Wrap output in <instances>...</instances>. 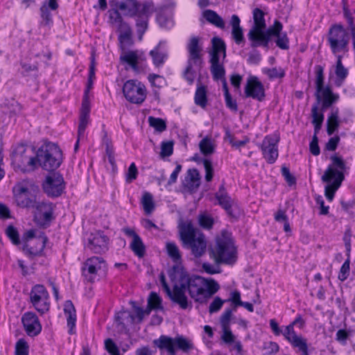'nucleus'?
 Instances as JSON below:
<instances>
[{
	"mask_svg": "<svg viewBox=\"0 0 355 355\" xmlns=\"http://www.w3.org/2000/svg\"><path fill=\"white\" fill-rule=\"evenodd\" d=\"M223 334L221 336L222 340L226 344H232L235 341V336L232 334L230 327H222Z\"/></svg>",
	"mask_w": 355,
	"mask_h": 355,
	"instance_id": "e2e57ef3",
	"label": "nucleus"
},
{
	"mask_svg": "<svg viewBox=\"0 0 355 355\" xmlns=\"http://www.w3.org/2000/svg\"><path fill=\"white\" fill-rule=\"evenodd\" d=\"M40 190L32 179H24L17 182L12 187L13 199L17 206L23 209H31L35 205Z\"/></svg>",
	"mask_w": 355,
	"mask_h": 355,
	"instance_id": "20e7f679",
	"label": "nucleus"
},
{
	"mask_svg": "<svg viewBox=\"0 0 355 355\" xmlns=\"http://www.w3.org/2000/svg\"><path fill=\"white\" fill-rule=\"evenodd\" d=\"M122 232L127 236L132 239L130 244V248L134 254L139 258L144 257L146 254V246L139 235L130 227H123Z\"/></svg>",
	"mask_w": 355,
	"mask_h": 355,
	"instance_id": "bb28decb",
	"label": "nucleus"
},
{
	"mask_svg": "<svg viewBox=\"0 0 355 355\" xmlns=\"http://www.w3.org/2000/svg\"><path fill=\"white\" fill-rule=\"evenodd\" d=\"M164 8L165 6L159 8L157 9L154 8V11L157 12L156 20L161 27L170 28L173 26V21L170 18L167 17L163 14L162 11Z\"/></svg>",
	"mask_w": 355,
	"mask_h": 355,
	"instance_id": "de8ad7c7",
	"label": "nucleus"
},
{
	"mask_svg": "<svg viewBox=\"0 0 355 355\" xmlns=\"http://www.w3.org/2000/svg\"><path fill=\"white\" fill-rule=\"evenodd\" d=\"M15 355H28V345L26 341L19 339L15 345Z\"/></svg>",
	"mask_w": 355,
	"mask_h": 355,
	"instance_id": "052dcab7",
	"label": "nucleus"
},
{
	"mask_svg": "<svg viewBox=\"0 0 355 355\" xmlns=\"http://www.w3.org/2000/svg\"><path fill=\"white\" fill-rule=\"evenodd\" d=\"M162 299L155 292H150L148 297L147 314H150L152 310H162Z\"/></svg>",
	"mask_w": 355,
	"mask_h": 355,
	"instance_id": "58836bf2",
	"label": "nucleus"
},
{
	"mask_svg": "<svg viewBox=\"0 0 355 355\" xmlns=\"http://www.w3.org/2000/svg\"><path fill=\"white\" fill-rule=\"evenodd\" d=\"M340 126L339 110L332 109L331 114L328 116L327 121V132L328 135H332L338 130Z\"/></svg>",
	"mask_w": 355,
	"mask_h": 355,
	"instance_id": "f704fd0d",
	"label": "nucleus"
},
{
	"mask_svg": "<svg viewBox=\"0 0 355 355\" xmlns=\"http://www.w3.org/2000/svg\"><path fill=\"white\" fill-rule=\"evenodd\" d=\"M34 209V220L40 225L49 224L53 219V204L47 201H37Z\"/></svg>",
	"mask_w": 355,
	"mask_h": 355,
	"instance_id": "6ab92c4d",
	"label": "nucleus"
},
{
	"mask_svg": "<svg viewBox=\"0 0 355 355\" xmlns=\"http://www.w3.org/2000/svg\"><path fill=\"white\" fill-rule=\"evenodd\" d=\"M212 49L211 53H218L222 54L223 59L226 57V44L225 42L220 37H214L211 39Z\"/></svg>",
	"mask_w": 355,
	"mask_h": 355,
	"instance_id": "c03bdc74",
	"label": "nucleus"
},
{
	"mask_svg": "<svg viewBox=\"0 0 355 355\" xmlns=\"http://www.w3.org/2000/svg\"><path fill=\"white\" fill-rule=\"evenodd\" d=\"M200 39L198 37L193 36L190 38L187 45L188 59L187 67L183 71V78L189 85L194 83L196 71L194 67L198 69L202 68V48L199 44Z\"/></svg>",
	"mask_w": 355,
	"mask_h": 355,
	"instance_id": "423d86ee",
	"label": "nucleus"
},
{
	"mask_svg": "<svg viewBox=\"0 0 355 355\" xmlns=\"http://www.w3.org/2000/svg\"><path fill=\"white\" fill-rule=\"evenodd\" d=\"M141 205L143 206L144 212L146 214H150L155 209V205L153 200V195L148 191L143 193L141 198Z\"/></svg>",
	"mask_w": 355,
	"mask_h": 355,
	"instance_id": "79ce46f5",
	"label": "nucleus"
},
{
	"mask_svg": "<svg viewBox=\"0 0 355 355\" xmlns=\"http://www.w3.org/2000/svg\"><path fill=\"white\" fill-rule=\"evenodd\" d=\"M64 312L67 317L69 334H73L76 327V314L75 307L71 300H67L64 305Z\"/></svg>",
	"mask_w": 355,
	"mask_h": 355,
	"instance_id": "2f4dec72",
	"label": "nucleus"
},
{
	"mask_svg": "<svg viewBox=\"0 0 355 355\" xmlns=\"http://www.w3.org/2000/svg\"><path fill=\"white\" fill-rule=\"evenodd\" d=\"M21 322L28 336L34 337L42 331V325L37 315L33 312H26L21 317Z\"/></svg>",
	"mask_w": 355,
	"mask_h": 355,
	"instance_id": "b1692460",
	"label": "nucleus"
},
{
	"mask_svg": "<svg viewBox=\"0 0 355 355\" xmlns=\"http://www.w3.org/2000/svg\"><path fill=\"white\" fill-rule=\"evenodd\" d=\"M118 31L119 32V40L121 43H124L130 40L132 37V29L129 24L123 20L118 24Z\"/></svg>",
	"mask_w": 355,
	"mask_h": 355,
	"instance_id": "a19ab883",
	"label": "nucleus"
},
{
	"mask_svg": "<svg viewBox=\"0 0 355 355\" xmlns=\"http://www.w3.org/2000/svg\"><path fill=\"white\" fill-rule=\"evenodd\" d=\"M348 73V69L343 64L342 56L338 55L337 56V61L335 66V74L336 76L335 85L337 87H340L347 77Z\"/></svg>",
	"mask_w": 355,
	"mask_h": 355,
	"instance_id": "72a5a7b5",
	"label": "nucleus"
},
{
	"mask_svg": "<svg viewBox=\"0 0 355 355\" xmlns=\"http://www.w3.org/2000/svg\"><path fill=\"white\" fill-rule=\"evenodd\" d=\"M159 281L163 290L172 302L179 305L180 309L183 310L191 309L192 302L188 300L187 295H183L180 288H179V284L175 283L173 286V288L171 289L170 286L166 283L164 273L160 274Z\"/></svg>",
	"mask_w": 355,
	"mask_h": 355,
	"instance_id": "ddd939ff",
	"label": "nucleus"
},
{
	"mask_svg": "<svg viewBox=\"0 0 355 355\" xmlns=\"http://www.w3.org/2000/svg\"><path fill=\"white\" fill-rule=\"evenodd\" d=\"M349 263H350L349 259H347L343 263V265L340 269V272H339L338 277L342 282H344L345 280H346L349 275V270H350Z\"/></svg>",
	"mask_w": 355,
	"mask_h": 355,
	"instance_id": "0e129e2a",
	"label": "nucleus"
},
{
	"mask_svg": "<svg viewBox=\"0 0 355 355\" xmlns=\"http://www.w3.org/2000/svg\"><path fill=\"white\" fill-rule=\"evenodd\" d=\"M148 120L150 126L153 127L157 132H162L166 129V122L161 118L149 116Z\"/></svg>",
	"mask_w": 355,
	"mask_h": 355,
	"instance_id": "5fc2aeb1",
	"label": "nucleus"
},
{
	"mask_svg": "<svg viewBox=\"0 0 355 355\" xmlns=\"http://www.w3.org/2000/svg\"><path fill=\"white\" fill-rule=\"evenodd\" d=\"M149 55L155 68L162 67L168 57L166 42L160 41L157 46L149 52Z\"/></svg>",
	"mask_w": 355,
	"mask_h": 355,
	"instance_id": "c85d7f7f",
	"label": "nucleus"
},
{
	"mask_svg": "<svg viewBox=\"0 0 355 355\" xmlns=\"http://www.w3.org/2000/svg\"><path fill=\"white\" fill-rule=\"evenodd\" d=\"M297 323H300L302 326L304 324V322L302 320L301 315H298L292 323L285 327V329L283 332V336L287 340L288 338H291L294 336V335H297L294 330V325L297 324Z\"/></svg>",
	"mask_w": 355,
	"mask_h": 355,
	"instance_id": "8fccbe9b",
	"label": "nucleus"
},
{
	"mask_svg": "<svg viewBox=\"0 0 355 355\" xmlns=\"http://www.w3.org/2000/svg\"><path fill=\"white\" fill-rule=\"evenodd\" d=\"M349 34L340 24L332 25L328 33L327 41L334 54L343 51L347 52L349 43Z\"/></svg>",
	"mask_w": 355,
	"mask_h": 355,
	"instance_id": "9d476101",
	"label": "nucleus"
},
{
	"mask_svg": "<svg viewBox=\"0 0 355 355\" xmlns=\"http://www.w3.org/2000/svg\"><path fill=\"white\" fill-rule=\"evenodd\" d=\"M200 185V176L198 171L196 168L188 169L182 181L184 190L192 194L197 191Z\"/></svg>",
	"mask_w": 355,
	"mask_h": 355,
	"instance_id": "cd10ccee",
	"label": "nucleus"
},
{
	"mask_svg": "<svg viewBox=\"0 0 355 355\" xmlns=\"http://www.w3.org/2000/svg\"><path fill=\"white\" fill-rule=\"evenodd\" d=\"M30 301L39 313L43 314L49 311L50 308L49 295L42 284H36L32 287L30 293Z\"/></svg>",
	"mask_w": 355,
	"mask_h": 355,
	"instance_id": "4468645a",
	"label": "nucleus"
},
{
	"mask_svg": "<svg viewBox=\"0 0 355 355\" xmlns=\"http://www.w3.org/2000/svg\"><path fill=\"white\" fill-rule=\"evenodd\" d=\"M37 158L39 165L43 169L53 171L62 163V151L57 144L49 142L39 148Z\"/></svg>",
	"mask_w": 355,
	"mask_h": 355,
	"instance_id": "0eeeda50",
	"label": "nucleus"
},
{
	"mask_svg": "<svg viewBox=\"0 0 355 355\" xmlns=\"http://www.w3.org/2000/svg\"><path fill=\"white\" fill-rule=\"evenodd\" d=\"M105 347L106 350L111 355H121L118 346L111 338L105 340Z\"/></svg>",
	"mask_w": 355,
	"mask_h": 355,
	"instance_id": "69168bd1",
	"label": "nucleus"
},
{
	"mask_svg": "<svg viewBox=\"0 0 355 355\" xmlns=\"http://www.w3.org/2000/svg\"><path fill=\"white\" fill-rule=\"evenodd\" d=\"M263 72L268 76L270 80L275 78H282L285 76V70L282 67L265 68Z\"/></svg>",
	"mask_w": 355,
	"mask_h": 355,
	"instance_id": "3c124183",
	"label": "nucleus"
},
{
	"mask_svg": "<svg viewBox=\"0 0 355 355\" xmlns=\"http://www.w3.org/2000/svg\"><path fill=\"white\" fill-rule=\"evenodd\" d=\"M241 20L236 15H233L231 17L230 24L232 27V36L236 44H241L244 42V35L243 28L240 26Z\"/></svg>",
	"mask_w": 355,
	"mask_h": 355,
	"instance_id": "473e14b6",
	"label": "nucleus"
},
{
	"mask_svg": "<svg viewBox=\"0 0 355 355\" xmlns=\"http://www.w3.org/2000/svg\"><path fill=\"white\" fill-rule=\"evenodd\" d=\"M202 16L209 23L215 26L220 28H225V22L223 18L216 11L210 9L205 10L202 12Z\"/></svg>",
	"mask_w": 355,
	"mask_h": 355,
	"instance_id": "e433bc0d",
	"label": "nucleus"
},
{
	"mask_svg": "<svg viewBox=\"0 0 355 355\" xmlns=\"http://www.w3.org/2000/svg\"><path fill=\"white\" fill-rule=\"evenodd\" d=\"M315 91H317V94L322 90V88L325 87L324 85V67L321 65H315Z\"/></svg>",
	"mask_w": 355,
	"mask_h": 355,
	"instance_id": "37998d69",
	"label": "nucleus"
},
{
	"mask_svg": "<svg viewBox=\"0 0 355 355\" xmlns=\"http://www.w3.org/2000/svg\"><path fill=\"white\" fill-rule=\"evenodd\" d=\"M236 248L232 234L223 230L216 238V243L209 250V256L217 265H233L237 259Z\"/></svg>",
	"mask_w": 355,
	"mask_h": 355,
	"instance_id": "7ed1b4c3",
	"label": "nucleus"
},
{
	"mask_svg": "<svg viewBox=\"0 0 355 355\" xmlns=\"http://www.w3.org/2000/svg\"><path fill=\"white\" fill-rule=\"evenodd\" d=\"M131 8L129 10L130 17H136V27L139 37L141 40L143 35L148 29V21L154 12V4L152 1L140 3L137 0H130Z\"/></svg>",
	"mask_w": 355,
	"mask_h": 355,
	"instance_id": "6e6552de",
	"label": "nucleus"
},
{
	"mask_svg": "<svg viewBox=\"0 0 355 355\" xmlns=\"http://www.w3.org/2000/svg\"><path fill=\"white\" fill-rule=\"evenodd\" d=\"M175 348L184 353H188L193 349V344L191 340L183 336H178L175 337Z\"/></svg>",
	"mask_w": 355,
	"mask_h": 355,
	"instance_id": "ea45409f",
	"label": "nucleus"
},
{
	"mask_svg": "<svg viewBox=\"0 0 355 355\" xmlns=\"http://www.w3.org/2000/svg\"><path fill=\"white\" fill-rule=\"evenodd\" d=\"M171 281L178 279L179 288L184 295L187 291L189 296L196 302L204 303L219 289V284L214 281H207L198 275H189L182 268L175 266L168 272Z\"/></svg>",
	"mask_w": 355,
	"mask_h": 355,
	"instance_id": "f257e3e1",
	"label": "nucleus"
},
{
	"mask_svg": "<svg viewBox=\"0 0 355 355\" xmlns=\"http://www.w3.org/2000/svg\"><path fill=\"white\" fill-rule=\"evenodd\" d=\"M46 241V236H41L29 243L25 242V243H23L22 251L29 258L33 259L35 257H39L42 255Z\"/></svg>",
	"mask_w": 355,
	"mask_h": 355,
	"instance_id": "a878e982",
	"label": "nucleus"
},
{
	"mask_svg": "<svg viewBox=\"0 0 355 355\" xmlns=\"http://www.w3.org/2000/svg\"><path fill=\"white\" fill-rule=\"evenodd\" d=\"M281 173L289 186H293L296 184V178L291 173L288 167L283 166L281 168Z\"/></svg>",
	"mask_w": 355,
	"mask_h": 355,
	"instance_id": "338daca9",
	"label": "nucleus"
},
{
	"mask_svg": "<svg viewBox=\"0 0 355 355\" xmlns=\"http://www.w3.org/2000/svg\"><path fill=\"white\" fill-rule=\"evenodd\" d=\"M125 99L131 103L141 104L146 98V86L137 80H128L123 87Z\"/></svg>",
	"mask_w": 355,
	"mask_h": 355,
	"instance_id": "f8f14e48",
	"label": "nucleus"
},
{
	"mask_svg": "<svg viewBox=\"0 0 355 355\" xmlns=\"http://www.w3.org/2000/svg\"><path fill=\"white\" fill-rule=\"evenodd\" d=\"M199 148L200 152L205 156L210 155L214 153V145L211 139L206 137L203 138L199 143Z\"/></svg>",
	"mask_w": 355,
	"mask_h": 355,
	"instance_id": "49530a36",
	"label": "nucleus"
},
{
	"mask_svg": "<svg viewBox=\"0 0 355 355\" xmlns=\"http://www.w3.org/2000/svg\"><path fill=\"white\" fill-rule=\"evenodd\" d=\"M154 347L161 351H166L168 355H176L175 348V338L166 335H162L158 338L153 340Z\"/></svg>",
	"mask_w": 355,
	"mask_h": 355,
	"instance_id": "c756f323",
	"label": "nucleus"
},
{
	"mask_svg": "<svg viewBox=\"0 0 355 355\" xmlns=\"http://www.w3.org/2000/svg\"><path fill=\"white\" fill-rule=\"evenodd\" d=\"M288 341L294 348H297L302 355H309L307 340L300 335H294L292 338H288Z\"/></svg>",
	"mask_w": 355,
	"mask_h": 355,
	"instance_id": "c9c22d12",
	"label": "nucleus"
},
{
	"mask_svg": "<svg viewBox=\"0 0 355 355\" xmlns=\"http://www.w3.org/2000/svg\"><path fill=\"white\" fill-rule=\"evenodd\" d=\"M109 238L102 231L92 232L87 237L86 248L96 254L105 252L108 250Z\"/></svg>",
	"mask_w": 355,
	"mask_h": 355,
	"instance_id": "412c9836",
	"label": "nucleus"
},
{
	"mask_svg": "<svg viewBox=\"0 0 355 355\" xmlns=\"http://www.w3.org/2000/svg\"><path fill=\"white\" fill-rule=\"evenodd\" d=\"M283 25L278 21L275 20L272 26H270L266 32L265 36L260 40L257 44V47L261 46L266 49L269 48V43L272 38L275 37V44L277 46L283 50L289 49V39L286 32H282Z\"/></svg>",
	"mask_w": 355,
	"mask_h": 355,
	"instance_id": "1a4fd4ad",
	"label": "nucleus"
},
{
	"mask_svg": "<svg viewBox=\"0 0 355 355\" xmlns=\"http://www.w3.org/2000/svg\"><path fill=\"white\" fill-rule=\"evenodd\" d=\"M202 162L205 170V180L207 182H211L214 176V168L212 162L210 159H202Z\"/></svg>",
	"mask_w": 355,
	"mask_h": 355,
	"instance_id": "13d9d810",
	"label": "nucleus"
},
{
	"mask_svg": "<svg viewBox=\"0 0 355 355\" xmlns=\"http://www.w3.org/2000/svg\"><path fill=\"white\" fill-rule=\"evenodd\" d=\"M211 73L215 80H223L225 78V70L222 63L217 64H211Z\"/></svg>",
	"mask_w": 355,
	"mask_h": 355,
	"instance_id": "603ef678",
	"label": "nucleus"
},
{
	"mask_svg": "<svg viewBox=\"0 0 355 355\" xmlns=\"http://www.w3.org/2000/svg\"><path fill=\"white\" fill-rule=\"evenodd\" d=\"M105 268L106 263L103 258L92 257L85 261L82 268L83 275L87 282L92 283L96 279L98 272L104 270Z\"/></svg>",
	"mask_w": 355,
	"mask_h": 355,
	"instance_id": "a211bd4d",
	"label": "nucleus"
},
{
	"mask_svg": "<svg viewBox=\"0 0 355 355\" xmlns=\"http://www.w3.org/2000/svg\"><path fill=\"white\" fill-rule=\"evenodd\" d=\"M166 250L168 256L174 262H179L181 260L180 250L174 242H167L166 243Z\"/></svg>",
	"mask_w": 355,
	"mask_h": 355,
	"instance_id": "a18cd8bd",
	"label": "nucleus"
},
{
	"mask_svg": "<svg viewBox=\"0 0 355 355\" xmlns=\"http://www.w3.org/2000/svg\"><path fill=\"white\" fill-rule=\"evenodd\" d=\"M173 153V141H163L161 144L160 155L162 157H169Z\"/></svg>",
	"mask_w": 355,
	"mask_h": 355,
	"instance_id": "680f3d73",
	"label": "nucleus"
},
{
	"mask_svg": "<svg viewBox=\"0 0 355 355\" xmlns=\"http://www.w3.org/2000/svg\"><path fill=\"white\" fill-rule=\"evenodd\" d=\"M41 12V17L42 18V21L41 24L46 26H49L53 24L52 17L50 11L48 10L46 3H44L40 8Z\"/></svg>",
	"mask_w": 355,
	"mask_h": 355,
	"instance_id": "4d7b16f0",
	"label": "nucleus"
},
{
	"mask_svg": "<svg viewBox=\"0 0 355 355\" xmlns=\"http://www.w3.org/2000/svg\"><path fill=\"white\" fill-rule=\"evenodd\" d=\"M322 111V110L321 112H319L318 104L313 105L311 107L312 123H323L324 116Z\"/></svg>",
	"mask_w": 355,
	"mask_h": 355,
	"instance_id": "bf43d9fd",
	"label": "nucleus"
},
{
	"mask_svg": "<svg viewBox=\"0 0 355 355\" xmlns=\"http://www.w3.org/2000/svg\"><path fill=\"white\" fill-rule=\"evenodd\" d=\"M215 198L218 201V205L225 210L227 214L230 218L237 219L240 216V209L229 196L224 183L220 186L218 191L216 192Z\"/></svg>",
	"mask_w": 355,
	"mask_h": 355,
	"instance_id": "f3484780",
	"label": "nucleus"
},
{
	"mask_svg": "<svg viewBox=\"0 0 355 355\" xmlns=\"http://www.w3.org/2000/svg\"><path fill=\"white\" fill-rule=\"evenodd\" d=\"M207 87L201 84L198 85L195 96V103L202 108H205L207 105Z\"/></svg>",
	"mask_w": 355,
	"mask_h": 355,
	"instance_id": "4c0bfd02",
	"label": "nucleus"
},
{
	"mask_svg": "<svg viewBox=\"0 0 355 355\" xmlns=\"http://www.w3.org/2000/svg\"><path fill=\"white\" fill-rule=\"evenodd\" d=\"M245 97H250L260 102L265 99L266 94L263 84L256 76H250L245 87Z\"/></svg>",
	"mask_w": 355,
	"mask_h": 355,
	"instance_id": "4be33fe9",
	"label": "nucleus"
},
{
	"mask_svg": "<svg viewBox=\"0 0 355 355\" xmlns=\"http://www.w3.org/2000/svg\"><path fill=\"white\" fill-rule=\"evenodd\" d=\"M180 234L184 247L190 250L195 258H200L205 253L207 241L205 235L196 229L191 223L182 225Z\"/></svg>",
	"mask_w": 355,
	"mask_h": 355,
	"instance_id": "39448f33",
	"label": "nucleus"
},
{
	"mask_svg": "<svg viewBox=\"0 0 355 355\" xmlns=\"http://www.w3.org/2000/svg\"><path fill=\"white\" fill-rule=\"evenodd\" d=\"M144 54L139 51H128L120 56V60L123 63L128 64L135 71H139V64L143 60Z\"/></svg>",
	"mask_w": 355,
	"mask_h": 355,
	"instance_id": "7c9ffc66",
	"label": "nucleus"
},
{
	"mask_svg": "<svg viewBox=\"0 0 355 355\" xmlns=\"http://www.w3.org/2000/svg\"><path fill=\"white\" fill-rule=\"evenodd\" d=\"M329 164L321 177L323 182L327 183L324 188V195L329 201H332L336 191L345 179V172L347 169L346 163L341 157L332 155Z\"/></svg>",
	"mask_w": 355,
	"mask_h": 355,
	"instance_id": "f03ea898",
	"label": "nucleus"
},
{
	"mask_svg": "<svg viewBox=\"0 0 355 355\" xmlns=\"http://www.w3.org/2000/svg\"><path fill=\"white\" fill-rule=\"evenodd\" d=\"M148 80L152 87L161 88L166 85V80L164 77L155 73H150L148 76Z\"/></svg>",
	"mask_w": 355,
	"mask_h": 355,
	"instance_id": "6e6d98bb",
	"label": "nucleus"
},
{
	"mask_svg": "<svg viewBox=\"0 0 355 355\" xmlns=\"http://www.w3.org/2000/svg\"><path fill=\"white\" fill-rule=\"evenodd\" d=\"M317 91L315 92V97L316 98V103L319 105L322 103V110H325L330 107L333 104L337 103L340 98V96L337 93H334L329 85H326L325 87L322 88V90L317 96Z\"/></svg>",
	"mask_w": 355,
	"mask_h": 355,
	"instance_id": "393cba45",
	"label": "nucleus"
},
{
	"mask_svg": "<svg viewBox=\"0 0 355 355\" xmlns=\"http://www.w3.org/2000/svg\"><path fill=\"white\" fill-rule=\"evenodd\" d=\"M93 84L92 79L90 80V82L89 80L87 81V89L85 90L84 92V96L81 105V110H80V123L78 125V135L79 137L80 135H83L85 130L86 129V127L88 124L89 117V112H90V104L89 101V91L90 88L92 87Z\"/></svg>",
	"mask_w": 355,
	"mask_h": 355,
	"instance_id": "5701e85b",
	"label": "nucleus"
},
{
	"mask_svg": "<svg viewBox=\"0 0 355 355\" xmlns=\"http://www.w3.org/2000/svg\"><path fill=\"white\" fill-rule=\"evenodd\" d=\"M279 141V137L278 135H268L263 138L259 146L263 157L266 159L267 163L270 164H274L278 158Z\"/></svg>",
	"mask_w": 355,
	"mask_h": 355,
	"instance_id": "dca6fc26",
	"label": "nucleus"
},
{
	"mask_svg": "<svg viewBox=\"0 0 355 355\" xmlns=\"http://www.w3.org/2000/svg\"><path fill=\"white\" fill-rule=\"evenodd\" d=\"M65 188L62 175L58 172L49 173L42 183L44 192L49 197L56 198L62 195Z\"/></svg>",
	"mask_w": 355,
	"mask_h": 355,
	"instance_id": "2eb2a0df",
	"label": "nucleus"
},
{
	"mask_svg": "<svg viewBox=\"0 0 355 355\" xmlns=\"http://www.w3.org/2000/svg\"><path fill=\"white\" fill-rule=\"evenodd\" d=\"M253 25L247 35L250 42V46L257 48V44L265 36L267 30L264 12L262 10L257 8L253 10Z\"/></svg>",
	"mask_w": 355,
	"mask_h": 355,
	"instance_id": "9b49d317",
	"label": "nucleus"
},
{
	"mask_svg": "<svg viewBox=\"0 0 355 355\" xmlns=\"http://www.w3.org/2000/svg\"><path fill=\"white\" fill-rule=\"evenodd\" d=\"M138 175V170L134 162H132L128 170V172L126 173V178L125 181L126 182L130 183L133 180H135Z\"/></svg>",
	"mask_w": 355,
	"mask_h": 355,
	"instance_id": "774afa93",
	"label": "nucleus"
},
{
	"mask_svg": "<svg viewBox=\"0 0 355 355\" xmlns=\"http://www.w3.org/2000/svg\"><path fill=\"white\" fill-rule=\"evenodd\" d=\"M136 315H134L129 311H122L118 313L116 317V323L121 331H127L126 324H132L135 323V319L138 322H141L144 316L147 314V309L144 310L139 306H135Z\"/></svg>",
	"mask_w": 355,
	"mask_h": 355,
	"instance_id": "aec40b11",
	"label": "nucleus"
},
{
	"mask_svg": "<svg viewBox=\"0 0 355 355\" xmlns=\"http://www.w3.org/2000/svg\"><path fill=\"white\" fill-rule=\"evenodd\" d=\"M5 233L13 245H19L21 243L18 230L13 225H8L6 229Z\"/></svg>",
	"mask_w": 355,
	"mask_h": 355,
	"instance_id": "09e8293b",
	"label": "nucleus"
},
{
	"mask_svg": "<svg viewBox=\"0 0 355 355\" xmlns=\"http://www.w3.org/2000/svg\"><path fill=\"white\" fill-rule=\"evenodd\" d=\"M198 223L200 227L206 230L212 228L214 220L213 217L206 213L200 214L198 216Z\"/></svg>",
	"mask_w": 355,
	"mask_h": 355,
	"instance_id": "864d4df0",
	"label": "nucleus"
}]
</instances>
